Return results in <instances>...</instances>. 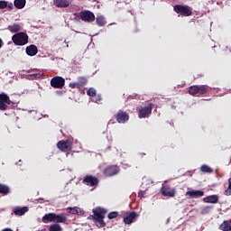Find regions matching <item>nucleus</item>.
I'll use <instances>...</instances> for the list:
<instances>
[{"label":"nucleus","instance_id":"nucleus-1","mask_svg":"<svg viewBox=\"0 0 231 231\" xmlns=\"http://www.w3.org/2000/svg\"><path fill=\"white\" fill-rule=\"evenodd\" d=\"M92 212L93 215L88 216V219L94 221L99 228H104V226H106V221H104V219L106 217V214H107V209L97 207L95 208Z\"/></svg>","mask_w":231,"mask_h":231},{"label":"nucleus","instance_id":"nucleus-2","mask_svg":"<svg viewBox=\"0 0 231 231\" xmlns=\"http://www.w3.org/2000/svg\"><path fill=\"white\" fill-rule=\"evenodd\" d=\"M28 34L26 32H17L12 36V41L15 46H24L28 44Z\"/></svg>","mask_w":231,"mask_h":231},{"label":"nucleus","instance_id":"nucleus-3","mask_svg":"<svg viewBox=\"0 0 231 231\" xmlns=\"http://www.w3.org/2000/svg\"><path fill=\"white\" fill-rule=\"evenodd\" d=\"M173 10L182 17H190V15H192V7L189 5H176L173 6Z\"/></svg>","mask_w":231,"mask_h":231},{"label":"nucleus","instance_id":"nucleus-4","mask_svg":"<svg viewBox=\"0 0 231 231\" xmlns=\"http://www.w3.org/2000/svg\"><path fill=\"white\" fill-rule=\"evenodd\" d=\"M208 91V86L207 85H202V86H198V85H193L189 88V93L194 97L199 93V95H207Z\"/></svg>","mask_w":231,"mask_h":231},{"label":"nucleus","instance_id":"nucleus-5","mask_svg":"<svg viewBox=\"0 0 231 231\" xmlns=\"http://www.w3.org/2000/svg\"><path fill=\"white\" fill-rule=\"evenodd\" d=\"M152 107H154L152 103L140 106L138 111L139 118H149V116L152 113Z\"/></svg>","mask_w":231,"mask_h":231},{"label":"nucleus","instance_id":"nucleus-6","mask_svg":"<svg viewBox=\"0 0 231 231\" xmlns=\"http://www.w3.org/2000/svg\"><path fill=\"white\" fill-rule=\"evenodd\" d=\"M57 147L62 152H70V151L73 149V140L72 139H67L65 141L61 140L58 142Z\"/></svg>","mask_w":231,"mask_h":231},{"label":"nucleus","instance_id":"nucleus-7","mask_svg":"<svg viewBox=\"0 0 231 231\" xmlns=\"http://www.w3.org/2000/svg\"><path fill=\"white\" fill-rule=\"evenodd\" d=\"M161 194L162 196H164V198H174V196H176V189L171 188L167 184H162Z\"/></svg>","mask_w":231,"mask_h":231},{"label":"nucleus","instance_id":"nucleus-8","mask_svg":"<svg viewBox=\"0 0 231 231\" xmlns=\"http://www.w3.org/2000/svg\"><path fill=\"white\" fill-rule=\"evenodd\" d=\"M66 84V79L62 77L56 76L51 79V86L54 89H62Z\"/></svg>","mask_w":231,"mask_h":231},{"label":"nucleus","instance_id":"nucleus-9","mask_svg":"<svg viewBox=\"0 0 231 231\" xmlns=\"http://www.w3.org/2000/svg\"><path fill=\"white\" fill-rule=\"evenodd\" d=\"M79 19L84 23H93L95 21V14L88 10H83L79 13Z\"/></svg>","mask_w":231,"mask_h":231},{"label":"nucleus","instance_id":"nucleus-10","mask_svg":"<svg viewBox=\"0 0 231 231\" xmlns=\"http://www.w3.org/2000/svg\"><path fill=\"white\" fill-rule=\"evenodd\" d=\"M120 172V168L117 165H109L104 170L105 176L108 178L111 176H116Z\"/></svg>","mask_w":231,"mask_h":231},{"label":"nucleus","instance_id":"nucleus-11","mask_svg":"<svg viewBox=\"0 0 231 231\" xmlns=\"http://www.w3.org/2000/svg\"><path fill=\"white\" fill-rule=\"evenodd\" d=\"M84 185H88V187H95L98 185V178L94 177L92 175H87L83 179Z\"/></svg>","mask_w":231,"mask_h":231},{"label":"nucleus","instance_id":"nucleus-12","mask_svg":"<svg viewBox=\"0 0 231 231\" xmlns=\"http://www.w3.org/2000/svg\"><path fill=\"white\" fill-rule=\"evenodd\" d=\"M138 213L132 211L125 214L124 217V223L125 225H131L132 223H134L136 221V218L138 217Z\"/></svg>","mask_w":231,"mask_h":231},{"label":"nucleus","instance_id":"nucleus-13","mask_svg":"<svg viewBox=\"0 0 231 231\" xmlns=\"http://www.w3.org/2000/svg\"><path fill=\"white\" fill-rule=\"evenodd\" d=\"M116 120L118 124H125V122L129 120V114H127V112L119 110L116 115Z\"/></svg>","mask_w":231,"mask_h":231},{"label":"nucleus","instance_id":"nucleus-14","mask_svg":"<svg viewBox=\"0 0 231 231\" xmlns=\"http://www.w3.org/2000/svg\"><path fill=\"white\" fill-rule=\"evenodd\" d=\"M186 196H188L191 199H195L197 198H203V196H205V191L193 189L190 191H187Z\"/></svg>","mask_w":231,"mask_h":231},{"label":"nucleus","instance_id":"nucleus-15","mask_svg":"<svg viewBox=\"0 0 231 231\" xmlns=\"http://www.w3.org/2000/svg\"><path fill=\"white\" fill-rule=\"evenodd\" d=\"M53 5L56 8H68L71 2L70 0H53Z\"/></svg>","mask_w":231,"mask_h":231},{"label":"nucleus","instance_id":"nucleus-16","mask_svg":"<svg viewBox=\"0 0 231 231\" xmlns=\"http://www.w3.org/2000/svg\"><path fill=\"white\" fill-rule=\"evenodd\" d=\"M29 208L28 207H15L14 209H13V213L12 214H14V216H18V217H21V216H24L26 214V212H28Z\"/></svg>","mask_w":231,"mask_h":231},{"label":"nucleus","instance_id":"nucleus-17","mask_svg":"<svg viewBox=\"0 0 231 231\" xmlns=\"http://www.w3.org/2000/svg\"><path fill=\"white\" fill-rule=\"evenodd\" d=\"M25 51L29 57H35V55L39 52V50L37 49L36 45L32 44L26 47Z\"/></svg>","mask_w":231,"mask_h":231},{"label":"nucleus","instance_id":"nucleus-18","mask_svg":"<svg viewBox=\"0 0 231 231\" xmlns=\"http://www.w3.org/2000/svg\"><path fill=\"white\" fill-rule=\"evenodd\" d=\"M68 221V217H66V214H59L57 215L54 213V220L53 223L59 225V223H66Z\"/></svg>","mask_w":231,"mask_h":231},{"label":"nucleus","instance_id":"nucleus-19","mask_svg":"<svg viewBox=\"0 0 231 231\" xmlns=\"http://www.w3.org/2000/svg\"><path fill=\"white\" fill-rule=\"evenodd\" d=\"M7 30L11 32V33H19V32L23 30V25L21 23H13L8 25Z\"/></svg>","mask_w":231,"mask_h":231},{"label":"nucleus","instance_id":"nucleus-20","mask_svg":"<svg viewBox=\"0 0 231 231\" xmlns=\"http://www.w3.org/2000/svg\"><path fill=\"white\" fill-rule=\"evenodd\" d=\"M204 203H212L216 204L219 201V196L217 195H209L203 199Z\"/></svg>","mask_w":231,"mask_h":231},{"label":"nucleus","instance_id":"nucleus-21","mask_svg":"<svg viewBox=\"0 0 231 231\" xmlns=\"http://www.w3.org/2000/svg\"><path fill=\"white\" fill-rule=\"evenodd\" d=\"M54 217H55V213H48L45 214L42 218V223H53L54 221Z\"/></svg>","mask_w":231,"mask_h":231},{"label":"nucleus","instance_id":"nucleus-22","mask_svg":"<svg viewBox=\"0 0 231 231\" xmlns=\"http://www.w3.org/2000/svg\"><path fill=\"white\" fill-rule=\"evenodd\" d=\"M67 211L69 212V214H73V215H79L82 216V214H84V211H82V209L79 207H74V208H68Z\"/></svg>","mask_w":231,"mask_h":231},{"label":"nucleus","instance_id":"nucleus-23","mask_svg":"<svg viewBox=\"0 0 231 231\" xmlns=\"http://www.w3.org/2000/svg\"><path fill=\"white\" fill-rule=\"evenodd\" d=\"M0 102L6 104L7 106H10V104H12L10 97H8V95L6 94H0Z\"/></svg>","mask_w":231,"mask_h":231},{"label":"nucleus","instance_id":"nucleus-24","mask_svg":"<svg viewBox=\"0 0 231 231\" xmlns=\"http://www.w3.org/2000/svg\"><path fill=\"white\" fill-rule=\"evenodd\" d=\"M9 192L10 187L5 184H0V194H2V196H8Z\"/></svg>","mask_w":231,"mask_h":231},{"label":"nucleus","instance_id":"nucleus-25","mask_svg":"<svg viewBox=\"0 0 231 231\" xmlns=\"http://www.w3.org/2000/svg\"><path fill=\"white\" fill-rule=\"evenodd\" d=\"M96 23L97 26H106V24H107V22L103 15L97 16Z\"/></svg>","mask_w":231,"mask_h":231},{"label":"nucleus","instance_id":"nucleus-26","mask_svg":"<svg viewBox=\"0 0 231 231\" xmlns=\"http://www.w3.org/2000/svg\"><path fill=\"white\" fill-rule=\"evenodd\" d=\"M14 6L18 10H22V8L26 6V0H14Z\"/></svg>","mask_w":231,"mask_h":231},{"label":"nucleus","instance_id":"nucleus-27","mask_svg":"<svg viewBox=\"0 0 231 231\" xmlns=\"http://www.w3.org/2000/svg\"><path fill=\"white\" fill-rule=\"evenodd\" d=\"M219 229L223 231H231V226L228 224V220H225L220 226Z\"/></svg>","mask_w":231,"mask_h":231},{"label":"nucleus","instance_id":"nucleus-28","mask_svg":"<svg viewBox=\"0 0 231 231\" xmlns=\"http://www.w3.org/2000/svg\"><path fill=\"white\" fill-rule=\"evenodd\" d=\"M200 171H201V172H205V173H208V174H212V172H214V170L207 164L202 165L200 167Z\"/></svg>","mask_w":231,"mask_h":231},{"label":"nucleus","instance_id":"nucleus-29","mask_svg":"<svg viewBox=\"0 0 231 231\" xmlns=\"http://www.w3.org/2000/svg\"><path fill=\"white\" fill-rule=\"evenodd\" d=\"M86 84H88V79L84 78V77H79L78 79V86L80 89V88H84V86H86Z\"/></svg>","mask_w":231,"mask_h":231},{"label":"nucleus","instance_id":"nucleus-30","mask_svg":"<svg viewBox=\"0 0 231 231\" xmlns=\"http://www.w3.org/2000/svg\"><path fill=\"white\" fill-rule=\"evenodd\" d=\"M49 231H62V226L59 224H52L50 226Z\"/></svg>","mask_w":231,"mask_h":231},{"label":"nucleus","instance_id":"nucleus-31","mask_svg":"<svg viewBox=\"0 0 231 231\" xmlns=\"http://www.w3.org/2000/svg\"><path fill=\"white\" fill-rule=\"evenodd\" d=\"M210 210H212V207L207 206V207H204V208H201L200 213H201L202 215L209 214V213H210Z\"/></svg>","mask_w":231,"mask_h":231},{"label":"nucleus","instance_id":"nucleus-32","mask_svg":"<svg viewBox=\"0 0 231 231\" xmlns=\"http://www.w3.org/2000/svg\"><path fill=\"white\" fill-rule=\"evenodd\" d=\"M41 77H42V75L39 74V73H37V74H30L28 76V79H29V80H35V79H41Z\"/></svg>","mask_w":231,"mask_h":231},{"label":"nucleus","instance_id":"nucleus-33","mask_svg":"<svg viewBox=\"0 0 231 231\" xmlns=\"http://www.w3.org/2000/svg\"><path fill=\"white\" fill-rule=\"evenodd\" d=\"M41 77H42V75L39 74V73H37V74H30L28 76V79H29V80H35V79H41Z\"/></svg>","mask_w":231,"mask_h":231},{"label":"nucleus","instance_id":"nucleus-34","mask_svg":"<svg viewBox=\"0 0 231 231\" xmlns=\"http://www.w3.org/2000/svg\"><path fill=\"white\" fill-rule=\"evenodd\" d=\"M119 216L117 211H112L108 214V219H116V217Z\"/></svg>","mask_w":231,"mask_h":231},{"label":"nucleus","instance_id":"nucleus-35","mask_svg":"<svg viewBox=\"0 0 231 231\" xmlns=\"http://www.w3.org/2000/svg\"><path fill=\"white\" fill-rule=\"evenodd\" d=\"M87 94L88 95V97H96L97 95V90L93 88H90L88 91Z\"/></svg>","mask_w":231,"mask_h":231},{"label":"nucleus","instance_id":"nucleus-36","mask_svg":"<svg viewBox=\"0 0 231 231\" xmlns=\"http://www.w3.org/2000/svg\"><path fill=\"white\" fill-rule=\"evenodd\" d=\"M8 2L5 0H0V10H5V8H7Z\"/></svg>","mask_w":231,"mask_h":231},{"label":"nucleus","instance_id":"nucleus-37","mask_svg":"<svg viewBox=\"0 0 231 231\" xmlns=\"http://www.w3.org/2000/svg\"><path fill=\"white\" fill-rule=\"evenodd\" d=\"M8 109V105L6 103L0 102V111H6Z\"/></svg>","mask_w":231,"mask_h":231},{"label":"nucleus","instance_id":"nucleus-38","mask_svg":"<svg viewBox=\"0 0 231 231\" xmlns=\"http://www.w3.org/2000/svg\"><path fill=\"white\" fill-rule=\"evenodd\" d=\"M69 88H71L72 89H80L79 87V83L78 82H73V83H69Z\"/></svg>","mask_w":231,"mask_h":231},{"label":"nucleus","instance_id":"nucleus-39","mask_svg":"<svg viewBox=\"0 0 231 231\" xmlns=\"http://www.w3.org/2000/svg\"><path fill=\"white\" fill-rule=\"evenodd\" d=\"M224 196H231V189L227 188L225 191H224Z\"/></svg>","mask_w":231,"mask_h":231},{"label":"nucleus","instance_id":"nucleus-40","mask_svg":"<svg viewBox=\"0 0 231 231\" xmlns=\"http://www.w3.org/2000/svg\"><path fill=\"white\" fill-rule=\"evenodd\" d=\"M7 8H8V10H14V4H12V3L8 4V2H7Z\"/></svg>","mask_w":231,"mask_h":231},{"label":"nucleus","instance_id":"nucleus-41","mask_svg":"<svg viewBox=\"0 0 231 231\" xmlns=\"http://www.w3.org/2000/svg\"><path fill=\"white\" fill-rule=\"evenodd\" d=\"M138 198H143V191H140L138 193Z\"/></svg>","mask_w":231,"mask_h":231},{"label":"nucleus","instance_id":"nucleus-42","mask_svg":"<svg viewBox=\"0 0 231 231\" xmlns=\"http://www.w3.org/2000/svg\"><path fill=\"white\" fill-rule=\"evenodd\" d=\"M228 189H231V178L228 179Z\"/></svg>","mask_w":231,"mask_h":231},{"label":"nucleus","instance_id":"nucleus-43","mask_svg":"<svg viewBox=\"0 0 231 231\" xmlns=\"http://www.w3.org/2000/svg\"><path fill=\"white\" fill-rule=\"evenodd\" d=\"M3 44H5V43L3 42V39L0 38V48H3Z\"/></svg>","mask_w":231,"mask_h":231},{"label":"nucleus","instance_id":"nucleus-44","mask_svg":"<svg viewBox=\"0 0 231 231\" xmlns=\"http://www.w3.org/2000/svg\"><path fill=\"white\" fill-rule=\"evenodd\" d=\"M2 231H13L12 228H5Z\"/></svg>","mask_w":231,"mask_h":231},{"label":"nucleus","instance_id":"nucleus-45","mask_svg":"<svg viewBox=\"0 0 231 231\" xmlns=\"http://www.w3.org/2000/svg\"><path fill=\"white\" fill-rule=\"evenodd\" d=\"M230 162H231V158H230Z\"/></svg>","mask_w":231,"mask_h":231}]
</instances>
